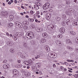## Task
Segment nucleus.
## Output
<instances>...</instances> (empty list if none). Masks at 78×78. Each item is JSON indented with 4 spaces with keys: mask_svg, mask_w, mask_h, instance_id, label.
Here are the masks:
<instances>
[{
    "mask_svg": "<svg viewBox=\"0 0 78 78\" xmlns=\"http://www.w3.org/2000/svg\"><path fill=\"white\" fill-rule=\"evenodd\" d=\"M37 14H39V12L38 11L37 12Z\"/></svg>",
    "mask_w": 78,
    "mask_h": 78,
    "instance_id": "obj_63",
    "label": "nucleus"
},
{
    "mask_svg": "<svg viewBox=\"0 0 78 78\" xmlns=\"http://www.w3.org/2000/svg\"><path fill=\"white\" fill-rule=\"evenodd\" d=\"M42 35L43 37H47L48 36L47 34V33H43Z\"/></svg>",
    "mask_w": 78,
    "mask_h": 78,
    "instance_id": "obj_15",
    "label": "nucleus"
},
{
    "mask_svg": "<svg viewBox=\"0 0 78 78\" xmlns=\"http://www.w3.org/2000/svg\"><path fill=\"white\" fill-rule=\"evenodd\" d=\"M65 28L63 27H62L60 29V31L61 33L63 34L65 33Z\"/></svg>",
    "mask_w": 78,
    "mask_h": 78,
    "instance_id": "obj_5",
    "label": "nucleus"
},
{
    "mask_svg": "<svg viewBox=\"0 0 78 78\" xmlns=\"http://www.w3.org/2000/svg\"><path fill=\"white\" fill-rule=\"evenodd\" d=\"M8 4H9V5H11V3L10 1H9L8 2Z\"/></svg>",
    "mask_w": 78,
    "mask_h": 78,
    "instance_id": "obj_57",
    "label": "nucleus"
},
{
    "mask_svg": "<svg viewBox=\"0 0 78 78\" xmlns=\"http://www.w3.org/2000/svg\"><path fill=\"white\" fill-rule=\"evenodd\" d=\"M76 43H77V44H78V37H77L76 38Z\"/></svg>",
    "mask_w": 78,
    "mask_h": 78,
    "instance_id": "obj_42",
    "label": "nucleus"
},
{
    "mask_svg": "<svg viewBox=\"0 0 78 78\" xmlns=\"http://www.w3.org/2000/svg\"><path fill=\"white\" fill-rule=\"evenodd\" d=\"M45 5L49 7H50V3L47 2L45 3Z\"/></svg>",
    "mask_w": 78,
    "mask_h": 78,
    "instance_id": "obj_28",
    "label": "nucleus"
},
{
    "mask_svg": "<svg viewBox=\"0 0 78 78\" xmlns=\"http://www.w3.org/2000/svg\"><path fill=\"white\" fill-rule=\"evenodd\" d=\"M66 44H70V43H71V41L69 39H66Z\"/></svg>",
    "mask_w": 78,
    "mask_h": 78,
    "instance_id": "obj_16",
    "label": "nucleus"
},
{
    "mask_svg": "<svg viewBox=\"0 0 78 78\" xmlns=\"http://www.w3.org/2000/svg\"><path fill=\"white\" fill-rule=\"evenodd\" d=\"M6 34L8 36H9V33L8 32H7L6 33Z\"/></svg>",
    "mask_w": 78,
    "mask_h": 78,
    "instance_id": "obj_50",
    "label": "nucleus"
},
{
    "mask_svg": "<svg viewBox=\"0 0 78 78\" xmlns=\"http://www.w3.org/2000/svg\"><path fill=\"white\" fill-rule=\"evenodd\" d=\"M13 25V24L12 23H10L8 24V26L9 27H12Z\"/></svg>",
    "mask_w": 78,
    "mask_h": 78,
    "instance_id": "obj_23",
    "label": "nucleus"
},
{
    "mask_svg": "<svg viewBox=\"0 0 78 78\" xmlns=\"http://www.w3.org/2000/svg\"><path fill=\"white\" fill-rule=\"evenodd\" d=\"M18 26L20 28H22V27H23V25H22V23H20Z\"/></svg>",
    "mask_w": 78,
    "mask_h": 78,
    "instance_id": "obj_26",
    "label": "nucleus"
},
{
    "mask_svg": "<svg viewBox=\"0 0 78 78\" xmlns=\"http://www.w3.org/2000/svg\"><path fill=\"white\" fill-rule=\"evenodd\" d=\"M66 5H69V4H70V1L67 0L66 2Z\"/></svg>",
    "mask_w": 78,
    "mask_h": 78,
    "instance_id": "obj_38",
    "label": "nucleus"
},
{
    "mask_svg": "<svg viewBox=\"0 0 78 78\" xmlns=\"http://www.w3.org/2000/svg\"><path fill=\"white\" fill-rule=\"evenodd\" d=\"M69 33L71 34H72V35H73V33H74V32H73V31H71Z\"/></svg>",
    "mask_w": 78,
    "mask_h": 78,
    "instance_id": "obj_41",
    "label": "nucleus"
},
{
    "mask_svg": "<svg viewBox=\"0 0 78 78\" xmlns=\"http://www.w3.org/2000/svg\"><path fill=\"white\" fill-rule=\"evenodd\" d=\"M30 13H31L32 14H33V13H34V12L33 11L31 10L30 11Z\"/></svg>",
    "mask_w": 78,
    "mask_h": 78,
    "instance_id": "obj_47",
    "label": "nucleus"
},
{
    "mask_svg": "<svg viewBox=\"0 0 78 78\" xmlns=\"http://www.w3.org/2000/svg\"><path fill=\"white\" fill-rule=\"evenodd\" d=\"M77 25H78V21L77 20H76L75 21V22H74V23L73 24V26H76Z\"/></svg>",
    "mask_w": 78,
    "mask_h": 78,
    "instance_id": "obj_12",
    "label": "nucleus"
},
{
    "mask_svg": "<svg viewBox=\"0 0 78 78\" xmlns=\"http://www.w3.org/2000/svg\"><path fill=\"white\" fill-rule=\"evenodd\" d=\"M49 11H50V12H52V11H53V10H52V9H49Z\"/></svg>",
    "mask_w": 78,
    "mask_h": 78,
    "instance_id": "obj_56",
    "label": "nucleus"
},
{
    "mask_svg": "<svg viewBox=\"0 0 78 78\" xmlns=\"http://www.w3.org/2000/svg\"><path fill=\"white\" fill-rule=\"evenodd\" d=\"M36 66H37L39 68V67L41 66V64L39 62L37 63L36 64Z\"/></svg>",
    "mask_w": 78,
    "mask_h": 78,
    "instance_id": "obj_20",
    "label": "nucleus"
},
{
    "mask_svg": "<svg viewBox=\"0 0 78 78\" xmlns=\"http://www.w3.org/2000/svg\"><path fill=\"white\" fill-rule=\"evenodd\" d=\"M67 48L68 49H69V50H70V51H72V50H73V48H71L69 46H68L67 47Z\"/></svg>",
    "mask_w": 78,
    "mask_h": 78,
    "instance_id": "obj_17",
    "label": "nucleus"
},
{
    "mask_svg": "<svg viewBox=\"0 0 78 78\" xmlns=\"http://www.w3.org/2000/svg\"><path fill=\"white\" fill-rule=\"evenodd\" d=\"M35 8H36V9H39V6H38V5H37Z\"/></svg>",
    "mask_w": 78,
    "mask_h": 78,
    "instance_id": "obj_46",
    "label": "nucleus"
},
{
    "mask_svg": "<svg viewBox=\"0 0 78 78\" xmlns=\"http://www.w3.org/2000/svg\"><path fill=\"white\" fill-rule=\"evenodd\" d=\"M41 42L44 43V42H46V40L44 38H42L41 40Z\"/></svg>",
    "mask_w": 78,
    "mask_h": 78,
    "instance_id": "obj_22",
    "label": "nucleus"
},
{
    "mask_svg": "<svg viewBox=\"0 0 78 78\" xmlns=\"http://www.w3.org/2000/svg\"><path fill=\"white\" fill-rule=\"evenodd\" d=\"M48 8H49V7H48V6L46 5H44L43 7V8L44 9H48Z\"/></svg>",
    "mask_w": 78,
    "mask_h": 78,
    "instance_id": "obj_14",
    "label": "nucleus"
},
{
    "mask_svg": "<svg viewBox=\"0 0 78 78\" xmlns=\"http://www.w3.org/2000/svg\"><path fill=\"white\" fill-rule=\"evenodd\" d=\"M38 3L39 4V2H38V3H37L36 4V5H34V8H36L37 6V4H38Z\"/></svg>",
    "mask_w": 78,
    "mask_h": 78,
    "instance_id": "obj_39",
    "label": "nucleus"
},
{
    "mask_svg": "<svg viewBox=\"0 0 78 78\" xmlns=\"http://www.w3.org/2000/svg\"><path fill=\"white\" fill-rule=\"evenodd\" d=\"M5 62H7V61L6 60H5L3 62V63H5Z\"/></svg>",
    "mask_w": 78,
    "mask_h": 78,
    "instance_id": "obj_48",
    "label": "nucleus"
},
{
    "mask_svg": "<svg viewBox=\"0 0 78 78\" xmlns=\"http://www.w3.org/2000/svg\"><path fill=\"white\" fill-rule=\"evenodd\" d=\"M16 36H17V37H19L22 36V33L20 32L16 33Z\"/></svg>",
    "mask_w": 78,
    "mask_h": 78,
    "instance_id": "obj_6",
    "label": "nucleus"
},
{
    "mask_svg": "<svg viewBox=\"0 0 78 78\" xmlns=\"http://www.w3.org/2000/svg\"><path fill=\"white\" fill-rule=\"evenodd\" d=\"M65 64L66 66H68V65H69V64L66 62H65Z\"/></svg>",
    "mask_w": 78,
    "mask_h": 78,
    "instance_id": "obj_54",
    "label": "nucleus"
},
{
    "mask_svg": "<svg viewBox=\"0 0 78 78\" xmlns=\"http://www.w3.org/2000/svg\"><path fill=\"white\" fill-rule=\"evenodd\" d=\"M25 75L26 76H30V73L27 72L26 73V74H25Z\"/></svg>",
    "mask_w": 78,
    "mask_h": 78,
    "instance_id": "obj_24",
    "label": "nucleus"
},
{
    "mask_svg": "<svg viewBox=\"0 0 78 78\" xmlns=\"http://www.w3.org/2000/svg\"><path fill=\"white\" fill-rule=\"evenodd\" d=\"M32 70L34 72H36V71H37V68L36 67V66H33L32 67Z\"/></svg>",
    "mask_w": 78,
    "mask_h": 78,
    "instance_id": "obj_10",
    "label": "nucleus"
},
{
    "mask_svg": "<svg viewBox=\"0 0 78 78\" xmlns=\"http://www.w3.org/2000/svg\"><path fill=\"white\" fill-rule=\"evenodd\" d=\"M69 10L70 12H73L74 11V9H69Z\"/></svg>",
    "mask_w": 78,
    "mask_h": 78,
    "instance_id": "obj_27",
    "label": "nucleus"
},
{
    "mask_svg": "<svg viewBox=\"0 0 78 78\" xmlns=\"http://www.w3.org/2000/svg\"><path fill=\"white\" fill-rule=\"evenodd\" d=\"M48 28L49 30H50V31H52L54 29V26L51 24L48 26Z\"/></svg>",
    "mask_w": 78,
    "mask_h": 78,
    "instance_id": "obj_3",
    "label": "nucleus"
},
{
    "mask_svg": "<svg viewBox=\"0 0 78 78\" xmlns=\"http://www.w3.org/2000/svg\"><path fill=\"white\" fill-rule=\"evenodd\" d=\"M48 56L50 58H56V56L55 55L54 52H50L48 54Z\"/></svg>",
    "mask_w": 78,
    "mask_h": 78,
    "instance_id": "obj_2",
    "label": "nucleus"
},
{
    "mask_svg": "<svg viewBox=\"0 0 78 78\" xmlns=\"http://www.w3.org/2000/svg\"><path fill=\"white\" fill-rule=\"evenodd\" d=\"M66 14L67 15H69V12L68 11H67L66 12Z\"/></svg>",
    "mask_w": 78,
    "mask_h": 78,
    "instance_id": "obj_52",
    "label": "nucleus"
},
{
    "mask_svg": "<svg viewBox=\"0 0 78 78\" xmlns=\"http://www.w3.org/2000/svg\"><path fill=\"white\" fill-rule=\"evenodd\" d=\"M56 43L57 44H61V41H57L56 42Z\"/></svg>",
    "mask_w": 78,
    "mask_h": 78,
    "instance_id": "obj_35",
    "label": "nucleus"
},
{
    "mask_svg": "<svg viewBox=\"0 0 78 78\" xmlns=\"http://www.w3.org/2000/svg\"><path fill=\"white\" fill-rule=\"evenodd\" d=\"M76 1H77V0H74L73 2H75L76 3Z\"/></svg>",
    "mask_w": 78,
    "mask_h": 78,
    "instance_id": "obj_61",
    "label": "nucleus"
},
{
    "mask_svg": "<svg viewBox=\"0 0 78 78\" xmlns=\"http://www.w3.org/2000/svg\"><path fill=\"white\" fill-rule=\"evenodd\" d=\"M37 30L39 32H41V30L40 29H37Z\"/></svg>",
    "mask_w": 78,
    "mask_h": 78,
    "instance_id": "obj_51",
    "label": "nucleus"
},
{
    "mask_svg": "<svg viewBox=\"0 0 78 78\" xmlns=\"http://www.w3.org/2000/svg\"><path fill=\"white\" fill-rule=\"evenodd\" d=\"M74 76L75 77V78H77L78 77V76L77 74H76Z\"/></svg>",
    "mask_w": 78,
    "mask_h": 78,
    "instance_id": "obj_43",
    "label": "nucleus"
},
{
    "mask_svg": "<svg viewBox=\"0 0 78 78\" xmlns=\"http://www.w3.org/2000/svg\"><path fill=\"white\" fill-rule=\"evenodd\" d=\"M45 48L47 51H49L50 50V48H49V47H48V46H45Z\"/></svg>",
    "mask_w": 78,
    "mask_h": 78,
    "instance_id": "obj_18",
    "label": "nucleus"
},
{
    "mask_svg": "<svg viewBox=\"0 0 78 78\" xmlns=\"http://www.w3.org/2000/svg\"><path fill=\"white\" fill-rule=\"evenodd\" d=\"M19 23H20L19 22H16L15 23V24L17 26H19Z\"/></svg>",
    "mask_w": 78,
    "mask_h": 78,
    "instance_id": "obj_37",
    "label": "nucleus"
},
{
    "mask_svg": "<svg viewBox=\"0 0 78 78\" xmlns=\"http://www.w3.org/2000/svg\"><path fill=\"white\" fill-rule=\"evenodd\" d=\"M14 3H17V1L16 0H15L14 1Z\"/></svg>",
    "mask_w": 78,
    "mask_h": 78,
    "instance_id": "obj_62",
    "label": "nucleus"
},
{
    "mask_svg": "<svg viewBox=\"0 0 78 78\" xmlns=\"http://www.w3.org/2000/svg\"><path fill=\"white\" fill-rule=\"evenodd\" d=\"M38 4H39H39L38 3V4H37V6H39H39H40L41 5H40Z\"/></svg>",
    "mask_w": 78,
    "mask_h": 78,
    "instance_id": "obj_64",
    "label": "nucleus"
},
{
    "mask_svg": "<svg viewBox=\"0 0 78 78\" xmlns=\"http://www.w3.org/2000/svg\"><path fill=\"white\" fill-rule=\"evenodd\" d=\"M30 22H34V19H30Z\"/></svg>",
    "mask_w": 78,
    "mask_h": 78,
    "instance_id": "obj_49",
    "label": "nucleus"
},
{
    "mask_svg": "<svg viewBox=\"0 0 78 78\" xmlns=\"http://www.w3.org/2000/svg\"><path fill=\"white\" fill-rule=\"evenodd\" d=\"M51 17V14H49V15H47L46 16V20H50V18Z\"/></svg>",
    "mask_w": 78,
    "mask_h": 78,
    "instance_id": "obj_9",
    "label": "nucleus"
},
{
    "mask_svg": "<svg viewBox=\"0 0 78 78\" xmlns=\"http://www.w3.org/2000/svg\"><path fill=\"white\" fill-rule=\"evenodd\" d=\"M26 36L27 38L31 39L34 37V34L32 32H29L27 33L26 34Z\"/></svg>",
    "mask_w": 78,
    "mask_h": 78,
    "instance_id": "obj_1",
    "label": "nucleus"
},
{
    "mask_svg": "<svg viewBox=\"0 0 78 78\" xmlns=\"http://www.w3.org/2000/svg\"><path fill=\"white\" fill-rule=\"evenodd\" d=\"M53 67H56V65H55V64H53Z\"/></svg>",
    "mask_w": 78,
    "mask_h": 78,
    "instance_id": "obj_58",
    "label": "nucleus"
},
{
    "mask_svg": "<svg viewBox=\"0 0 78 78\" xmlns=\"http://www.w3.org/2000/svg\"><path fill=\"white\" fill-rule=\"evenodd\" d=\"M18 63H20V60H18Z\"/></svg>",
    "mask_w": 78,
    "mask_h": 78,
    "instance_id": "obj_60",
    "label": "nucleus"
},
{
    "mask_svg": "<svg viewBox=\"0 0 78 78\" xmlns=\"http://www.w3.org/2000/svg\"><path fill=\"white\" fill-rule=\"evenodd\" d=\"M9 19L10 20H12L13 19H14V16L12 15H10L9 17Z\"/></svg>",
    "mask_w": 78,
    "mask_h": 78,
    "instance_id": "obj_19",
    "label": "nucleus"
},
{
    "mask_svg": "<svg viewBox=\"0 0 78 78\" xmlns=\"http://www.w3.org/2000/svg\"><path fill=\"white\" fill-rule=\"evenodd\" d=\"M10 51L11 53H14V50L12 49H10Z\"/></svg>",
    "mask_w": 78,
    "mask_h": 78,
    "instance_id": "obj_29",
    "label": "nucleus"
},
{
    "mask_svg": "<svg viewBox=\"0 0 78 78\" xmlns=\"http://www.w3.org/2000/svg\"><path fill=\"white\" fill-rule=\"evenodd\" d=\"M13 74L15 75H18V71L16 69H14L13 70Z\"/></svg>",
    "mask_w": 78,
    "mask_h": 78,
    "instance_id": "obj_8",
    "label": "nucleus"
},
{
    "mask_svg": "<svg viewBox=\"0 0 78 78\" xmlns=\"http://www.w3.org/2000/svg\"><path fill=\"white\" fill-rule=\"evenodd\" d=\"M36 42L35 41H32L31 42L32 45H35L36 44Z\"/></svg>",
    "mask_w": 78,
    "mask_h": 78,
    "instance_id": "obj_36",
    "label": "nucleus"
},
{
    "mask_svg": "<svg viewBox=\"0 0 78 78\" xmlns=\"http://www.w3.org/2000/svg\"><path fill=\"white\" fill-rule=\"evenodd\" d=\"M57 37L58 38H62V35L61 34H59L57 36Z\"/></svg>",
    "mask_w": 78,
    "mask_h": 78,
    "instance_id": "obj_30",
    "label": "nucleus"
},
{
    "mask_svg": "<svg viewBox=\"0 0 78 78\" xmlns=\"http://www.w3.org/2000/svg\"><path fill=\"white\" fill-rule=\"evenodd\" d=\"M75 51H76V53H78V48H75Z\"/></svg>",
    "mask_w": 78,
    "mask_h": 78,
    "instance_id": "obj_45",
    "label": "nucleus"
},
{
    "mask_svg": "<svg viewBox=\"0 0 78 78\" xmlns=\"http://www.w3.org/2000/svg\"><path fill=\"white\" fill-rule=\"evenodd\" d=\"M12 37L13 38V39H14L15 41H17V37L16 36H13Z\"/></svg>",
    "mask_w": 78,
    "mask_h": 78,
    "instance_id": "obj_32",
    "label": "nucleus"
},
{
    "mask_svg": "<svg viewBox=\"0 0 78 78\" xmlns=\"http://www.w3.org/2000/svg\"><path fill=\"white\" fill-rule=\"evenodd\" d=\"M38 58H40V56L39 55H37V57H35V59H37Z\"/></svg>",
    "mask_w": 78,
    "mask_h": 78,
    "instance_id": "obj_44",
    "label": "nucleus"
},
{
    "mask_svg": "<svg viewBox=\"0 0 78 78\" xmlns=\"http://www.w3.org/2000/svg\"><path fill=\"white\" fill-rule=\"evenodd\" d=\"M66 22L67 25H69V23H70V20H69V19L67 20L66 21Z\"/></svg>",
    "mask_w": 78,
    "mask_h": 78,
    "instance_id": "obj_25",
    "label": "nucleus"
},
{
    "mask_svg": "<svg viewBox=\"0 0 78 78\" xmlns=\"http://www.w3.org/2000/svg\"><path fill=\"white\" fill-rule=\"evenodd\" d=\"M23 28L24 30H27V29H28V27L27 26H24L23 27Z\"/></svg>",
    "mask_w": 78,
    "mask_h": 78,
    "instance_id": "obj_40",
    "label": "nucleus"
},
{
    "mask_svg": "<svg viewBox=\"0 0 78 78\" xmlns=\"http://www.w3.org/2000/svg\"><path fill=\"white\" fill-rule=\"evenodd\" d=\"M23 47L26 48L27 47V43L26 42L24 41L23 42Z\"/></svg>",
    "mask_w": 78,
    "mask_h": 78,
    "instance_id": "obj_13",
    "label": "nucleus"
},
{
    "mask_svg": "<svg viewBox=\"0 0 78 78\" xmlns=\"http://www.w3.org/2000/svg\"><path fill=\"white\" fill-rule=\"evenodd\" d=\"M62 18L64 20H66V19H67V17H66V15L65 14H63L62 16Z\"/></svg>",
    "mask_w": 78,
    "mask_h": 78,
    "instance_id": "obj_21",
    "label": "nucleus"
},
{
    "mask_svg": "<svg viewBox=\"0 0 78 78\" xmlns=\"http://www.w3.org/2000/svg\"><path fill=\"white\" fill-rule=\"evenodd\" d=\"M7 44L8 46H11V43L10 42H7Z\"/></svg>",
    "mask_w": 78,
    "mask_h": 78,
    "instance_id": "obj_34",
    "label": "nucleus"
},
{
    "mask_svg": "<svg viewBox=\"0 0 78 78\" xmlns=\"http://www.w3.org/2000/svg\"><path fill=\"white\" fill-rule=\"evenodd\" d=\"M33 64V62H32V60L31 59H30L28 61V64H26L27 66H27V69H30V66L31 65H32Z\"/></svg>",
    "mask_w": 78,
    "mask_h": 78,
    "instance_id": "obj_4",
    "label": "nucleus"
},
{
    "mask_svg": "<svg viewBox=\"0 0 78 78\" xmlns=\"http://www.w3.org/2000/svg\"><path fill=\"white\" fill-rule=\"evenodd\" d=\"M68 71H69V72H70L71 73H72V71L69 69L68 70Z\"/></svg>",
    "mask_w": 78,
    "mask_h": 78,
    "instance_id": "obj_59",
    "label": "nucleus"
},
{
    "mask_svg": "<svg viewBox=\"0 0 78 78\" xmlns=\"http://www.w3.org/2000/svg\"><path fill=\"white\" fill-rule=\"evenodd\" d=\"M23 25H28L29 23L28 22L25 21H24L23 22Z\"/></svg>",
    "mask_w": 78,
    "mask_h": 78,
    "instance_id": "obj_11",
    "label": "nucleus"
},
{
    "mask_svg": "<svg viewBox=\"0 0 78 78\" xmlns=\"http://www.w3.org/2000/svg\"><path fill=\"white\" fill-rule=\"evenodd\" d=\"M56 20L57 21H60L61 20V18L59 17H56Z\"/></svg>",
    "mask_w": 78,
    "mask_h": 78,
    "instance_id": "obj_33",
    "label": "nucleus"
},
{
    "mask_svg": "<svg viewBox=\"0 0 78 78\" xmlns=\"http://www.w3.org/2000/svg\"><path fill=\"white\" fill-rule=\"evenodd\" d=\"M67 53V51H65L64 52V54L66 55Z\"/></svg>",
    "mask_w": 78,
    "mask_h": 78,
    "instance_id": "obj_53",
    "label": "nucleus"
},
{
    "mask_svg": "<svg viewBox=\"0 0 78 78\" xmlns=\"http://www.w3.org/2000/svg\"><path fill=\"white\" fill-rule=\"evenodd\" d=\"M9 65H8V64L5 65L4 66V67H5V69H8V68L9 67Z\"/></svg>",
    "mask_w": 78,
    "mask_h": 78,
    "instance_id": "obj_31",
    "label": "nucleus"
},
{
    "mask_svg": "<svg viewBox=\"0 0 78 78\" xmlns=\"http://www.w3.org/2000/svg\"><path fill=\"white\" fill-rule=\"evenodd\" d=\"M60 69H64V67L63 66H61L60 67Z\"/></svg>",
    "mask_w": 78,
    "mask_h": 78,
    "instance_id": "obj_55",
    "label": "nucleus"
},
{
    "mask_svg": "<svg viewBox=\"0 0 78 78\" xmlns=\"http://www.w3.org/2000/svg\"><path fill=\"white\" fill-rule=\"evenodd\" d=\"M58 9L59 11H61V10H63V9H65V7H64V6L63 5L62 6L61 5H60L58 6Z\"/></svg>",
    "mask_w": 78,
    "mask_h": 78,
    "instance_id": "obj_7",
    "label": "nucleus"
}]
</instances>
